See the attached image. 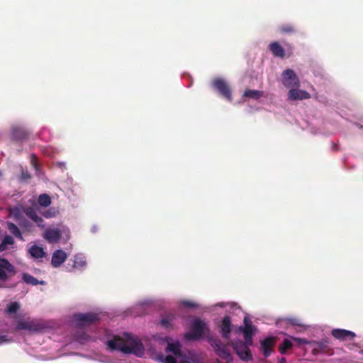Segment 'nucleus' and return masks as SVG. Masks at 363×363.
<instances>
[{
    "instance_id": "nucleus-26",
    "label": "nucleus",
    "mask_w": 363,
    "mask_h": 363,
    "mask_svg": "<svg viewBox=\"0 0 363 363\" xmlns=\"http://www.w3.org/2000/svg\"><path fill=\"white\" fill-rule=\"evenodd\" d=\"M293 347V343L291 340L285 339L279 347V351L281 354H285L286 351Z\"/></svg>"
},
{
    "instance_id": "nucleus-37",
    "label": "nucleus",
    "mask_w": 363,
    "mask_h": 363,
    "mask_svg": "<svg viewBox=\"0 0 363 363\" xmlns=\"http://www.w3.org/2000/svg\"><path fill=\"white\" fill-rule=\"evenodd\" d=\"M245 340V343L247 346L251 345L252 344V335L244 337Z\"/></svg>"
},
{
    "instance_id": "nucleus-20",
    "label": "nucleus",
    "mask_w": 363,
    "mask_h": 363,
    "mask_svg": "<svg viewBox=\"0 0 363 363\" xmlns=\"http://www.w3.org/2000/svg\"><path fill=\"white\" fill-rule=\"evenodd\" d=\"M22 281L25 282L27 284H30L32 286H36L38 284L40 285H45L46 283L45 281H38L36 278H35L33 276L28 274V273H23L22 274Z\"/></svg>"
},
{
    "instance_id": "nucleus-40",
    "label": "nucleus",
    "mask_w": 363,
    "mask_h": 363,
    "mask_svg": "<svg viewBox=\"0 0 363 363\" xmlns=\"http://www.w3.org/2000/svg\"><path fill=\"white\" fill-rule=\"evenodd\" d=\"M295 340L296 341H298L299 343H306V341L303 339H301V338H295Z\"/></svg>"
},
{
    "instance_id": "nucleus-34",
    "label": "nucleus",
    "mask_w": 363,
    "mask_h": 363,
    "mask_svg": "<svg viewBox=\"0 0 363 363\" xmlns=\"http://www.w3.org/2000/svg\"><path fill=\"white\" fill-rule=\"evenodd\" d=\"M183 305L187 308H196L197 306V305L192 302V301H183Z\"/></svg>"
},
{
    "instance_id": "nucleus-32",
    "label": "nucleus",
    "mask_w": 363,
    "mask_h": 363,
    "mask_svg": "<svg viewBox=\"0 0 363 363\" xmlns=\"http://www.w3.org/2000/svg\"><path fill=\"white\" fill-rule=\"evenodd\" d=\"M3 245H11L14 243L13 238L10 235H6L3 240Z\"/></svg>"
},
{
    "instance_id": "nucleus-29",
    "label": "nucleus",
    "mask_w": 363,
    "mask_h": 363,
    "mask_svg": "<svg viewBox=\"0 0 363 363\" xmlns=\"http://www.w3.org/2000/svg\"><path fill=\"white\" fill-rule=\"evenodd\" d=\"M19 308L20 304L18 302H11L8 305L6 312L9 314L16 313Z\"/></svg>"
},
{
    "instance_id": "nucleus-2",
    "label": "nucleus",
    "mask_w": 363,
    "mask_h": 363,
    "mask_svg": "<svg viewBox=\"0 0 363 363\" xmlns=\"http://www.w3.org/2000/svg\"><path fill=\"white\" fill-rule=\"evenodd\" d=\"M206 329V323L200 319H196L192 323L191 331L184 335L188 340H199L201 338Z\"/></svg>"
},
{
    "instance_id": "nucleus-42",
    "label": "nucleus",
    "mask_w": 363,
    "mask_h": 363,
    "mask_svg": "<svg viewBox=\"0 0 363 363\" xmlns=\"http://www.w3.org/2000/svg\"><path fill=\"white\" fill-rule=\"evenodd\" d=\"M5 339H6L5 335H2V336L0 335V342L4 341Z\"/></svg>"
},
{
    "instance_id": "nucleus-10",
    "label": "nucleus",
    "mask_w": 363,
    "mask_h": 363,
    "mask_svg": "<svg viewBox=\"0 0 363 363\" xmlns=\"http://www.w3.org/2000/svg\"><path fill=\"white\" fill-rule=\"evenodd\" d=\"M310 98L311 94L308 92L298 88L291 89L287 94V99L291 101L308 99Z\"/></svg>"
},
{
    "instance_id": "nucleus-11",
    "label": "nucleus",
    "mask_w": 363,
    "mask_h": 363,
    "mask_svg": "<svg viewBox=\"0 0 363 363\" xmlns=\"http://www.w3.org/2000/svg\"><path fill=\"white\" fill-rule=\"evenodd\" d=\"M331 334L340 340H352L356 337L354 333L345 329H333Z\"/></svg>"
},
{
    "instance_id": "nucleus-9",
    "label": "nucleus",
    "mask_w": 363,
    "mask_h": 363,
    "mask_svg": "<svg viewBox=\"0 0 363 363\" xmlns=\"http://www.w3.org/2000/svg\"><path fill=\"white\" fill-rule=\"evenodd\" d=\"M16 328L18 330H27L33 332H39L42 330L44 327L43 324L35 320H21L18 322Z\"/></svg>"
},
{
    "instance_id": "nucleus-16",
    "label": "nucleus",
    "mask_w": 363,
    "mask_h": 363,
    "mask_svg": "<svg viewBox=\"0 0 363 363\" xmlns=\"http://www.w3.org/2000/svg\"><path fill=\"white\" fill-rule=\"evenodd\" d=\"M67 258V255L63 250H57L52 254L51 264L54 267H58L66 261Z\"/></svg>"
},
{
    "instance_id": "nucleus-7",
    "label": "nucleus",
    "mask_w": 363,
    "mask_h": 363,
    "mask_svg": "<svg viewBox=\"0 0 363 363\" xmlns=\"http://www.w3.org/2000/svg\"><path fill=\"white\" fill-rule=\"evenodd\" d=\"M16 270L13 267L6 259L0 257V281H6L9 274L13 275Z\"/></svg>"
},
{
    "instance_id": "nucleus-21",
    "label": "nucleus",
    "mask_w": 363,
    "mask_h": 363,
    "mask_svg": "<svg viewBox=\"0 0 363 363\" xmlns=\"http://www.w3.org/2000/svg\"><path fill=\"white\" fill-rule=\"evenodd\" d=\"M263 96V91L255 89H247L244 93L243 96L252 99H259L260 97Z\"/></svg>"
},
{
    "instance_id": "nucleus-13",
    "label": "nucleus",
    "mask_w": 363,
    "mask_h": 363,
    "mask_svg": "<svg viewBox=\"0 0 363 363\" xmlns=\"http://www.w3.org/2000/svg\"><path fill=\"white\" fill-rule=\"evenodd\" d=\"M62 237V232L57 228H48L43 233V238L49 243L57 242Z\"/></svg>"
},
{
    "instance_id": "nucleus-14",
    "label": "nucleus",
    "mask_w": 363,
    "mask_h": 363,
    "mask_svg": "<svg viewBox=\"0 0 363 363\" xmlns=\"http://www.w3.org/2000/svg\"><path fill=\"white\" fill-rule=\"evenodd\" d=\"M275 341L276 340L273 337H268L261 341V350L265 357H268L273 352Z\"/></svg>"
},
{
    "instance_id": "nucleus-4",
    "label": "nucleus",
    "mask_w": 363,
    "mask_h": 363,
    "mask_svg": "<svg viewBox=\"0 0 363 363\" xmlns=\"http://www.w3.org/2000/svg\"><path fill=\"white\" fill-rule=\"evenodd\" d=\"M77 325L80 327L89 326L99 320V314L94 313H77L74 315Z\"/></svg>"
},
{
    "instance_id": "nucleus-31",
    "label": "nucleus",
    "mask_w": 363,
    "mask_h": 363,
    "mask_svg": "<svg viewBox=\"0 0 363 363\" xmlns=\"http://www.w3.org/2000/svg\"><path fill=\"white\" fill-rule=\"evenodd\" d=\"M172 320V318H169V317H167V318H163L161 321H160V324L165 328H168L169 327H171V321Z\"/></svg>"
},
{
    "instance_id": "nucleus-22",
    "label": "nucleus",
    "mask_w": 363,
    "mask_h": 363,
    "mask_svg": "<svg viewBox=\"0 0 363 363\" xmlns=\"http://www.w3.org/2000/svg\"><path fill=\"white\" fill-rule=\"evenodd\" d=\"M7 228L9 232L16 238L20 239L21 240H23L21 232L16 224L9 222L7 223Z\"/></svg>"
},
{
    "instance_id": "nucleus-6",
    "label": "nucleus",
    "mask_w": 363,
    "mask_h": 363,
    "mask_svg": "<svg viewBox=\"0 0 363 363\" xmlns=\"http://www.w3.org/2000/svg\"><path fill=\"white\" fill-rule=\"evenodd\" d=\"M212 84L214 89H216L223 98L229 101L233 100L230 88L225 80L221 78H216L213 79Z\"/></svg>"
},
{
    "instance_id": "nucleus-41",
    "label": "nucleus",
    "mask_w": 363,
    "mask_h": 363,
    "mask_svg": "<svg viewBox=\"0 0 363 363\" xmlns=\"http://www.w3.org/2000/svg\"><path fill=\"white\" fill-rule=\"evenodd\" d=\"M279 363H286V359L285 357H281L279 360Z\"/></svg>"
},
{
    "instance_id": "nucleus-28",
    "label": "nucleus",
    "mask_w": 363,
    "mask_h": 363,
    "mask_svg": "<svg viewBox=\"0 0 363 363\" xmlns=\"http://www.w3.org/2000/svg\"><path fill=\"white\" fill-rule=\"evenodd\" d=\"M86 265V261L84 257L81 255H75L74 259L73 267L75 268H82Z\"/></svg>"
},
{
    "instance_id": "nucleus-38",
    "label": "nucleus",
    "mask_w": 363,
    "mask_h": 363,
    "mask_svg": "<svg viewBox=\"0 0 363 363\" xmlns=\"http://www.w3.org/2000/svg\"><path fill=\"white\" fill-rule=\"evenodd\" d=\"M179 363H192V362L189 359L184 357L181 359Z\"/></svg>"
},
{
    "instance_id": "nucleus-27",
    "label": "nucleus",
    "mask_w": 363,
    "mask_h": 363,
    "mask_svg": "<svg viewBox=\"0 0 363 363\" xmlns=\"http://www.w3.org/2000/svg\"><path fill=\"white\" fill-rule=\"evenodd\" d=\"M279 30L282 33L291 34L296 31L295 27L291 24H284L279 26Z\"/></svg>"
},
{
    "instance_id": "nucleus-30",
    "label": "nucleus",
    "mask_w": 363,
    "mask_h": 363,
    "mask_svg": "<svg viewBox=\"0 0 363 363\" xmlns=\"http://www.w3.org/2000/svg\"><path fill=\"white\" fill-rule=\"evenodd\" d=\"M59 213V211L55 208H50L43 213V216L46 218H55Z\"/></svg>"
},
{
    "instance_id": "nucleus-35",
    "label": "nucleus",
    "mask_w": 363,
    "mask_h": 363,
    "mask_svg": "<svg viewBox=\"0 0 363 363\" xmlns=\"http://www.w3.org/2000/svg\"><path fill=\"white\" fill-rule=\"evenodd\" d=\"M31 164L35 167V169H38V164L37 163V157H36L35 155H34V154L31 155Z\"/></svg>"
},
{
    "instance_id": "nucleus-3",
    "label": "nucleus",
    "mask_w": 363,
    "mask_h": 363,
    "mask_svg": "<svg viewBox=\"0 0 363 363\" xmlns=\"http://www.w3.org/2000/svg\"><path fill=\"white\" fill-rule=\"evenodd\" d=\"M210 342L216 354L219 357L226 360L227 362H230L233 360V357L228 347V345L223 343L220 340L211 339Z\"/></svg>"
},
{
    "instance_id": "nucleus-18",
    "label": "nucleus",
    "mask_w": 363,
    "mask_h": 363,
    "mask_svg": "<svg viewBox=\"0 0 363 363\" xmlns=\"http://www.w3.org/2000/svg\"><path fill=\"white\" fill-rule=\"evenodd\" d=\"M269 49L274 57L283 58L285 56L283 47L277 41L271 43Z\"/></svg>"
},
{
    "instance_id": "nucleus-33",
    "label": "nucleus",
    "mask_w": 363,
    "mask_h": 363,
    "mask_svg": "<svg viewBox=\"0 0 363 363\" xmlns=\"http://www.w3.org/2000/svg\"><path fill=\"white\" fill-rule=\"evenodd\" d=\"M10 211L15 218H18L20 216L21 211L18 207H14L13 208L11 209Z\"/></svg>"
},
{
    "instance_id": "nucleus-25",
    "label": "nucleus",
    "mask_w": 363,
    "mask_h": 363,
    "mask_svg": "<svg viewBox=\"0 0 363 363\" xmlns=\"http://www.w3.org/2000/svg\"><path fill=\"white\" fill-rule=\"evenodd\" d=\"M167 350L169 352H172L177 356H181V350L180 345L179 343H168L167 347Z\"/></svg>"
},
{
    "instance_id": "nucleus-24",
    "label": "nucleus",
    "mask_w": 363,
    "mask_h": 363,
    "mask_svg": "<svg viewBox=\"0 0 363 363\" xmlns=\"http://www.w3.org/2000/svg\"><path fill=\"white\" fill-rule=\"evenodd\" d=\"M38 203L43 207H48L51 203V199L48 194H40L38 197Z\"/></svg>"
},
{
    "instance_id": "nucleus-19",
    "label": "nucleus",
    "mask_w": 363,
    "mask_h": 363,
    "mask_svg": "<svg viewBox=\"0 0 363 363\" xmlns=\"http://www.w3.org/2000/svg\"><path fill=\"white\" fill-rule=\"evenodd\" d=\"M28 252L30 255L35 259H40L46 256V252H45L44 249L36 245H32L29 248Z\"/></svg>"
},
{
    "instance_id": "nucleus-5",
    "label": "nucleus",
    "mask_w": 363,
    "mask_h": 363,
    "mask_svg": "<svg viewBox=\"0 0 363 363\" xmlns=\"http://www.w3.org/2000/svg\"><path fill=\"white\" fill-rule=\"evenodd\" d=\"M281 76V82L284 86L290 89L299 87L300 81L294 70L287 69L283 72Z\"/></svg>"
},
{
    "instance_id": "nucleus-44",
    "label": "nucleus",
    "mask_w": 363,
    "mask_h": 363,
    "mask_svg": "<svg viewBox=\"0 0 363 363\" xmlns=\"http://www.w3.org/2000/svg\"><path fill=\"white\" fill-rule=\"evenodd\" d=\"M291 323H292L294 325H298V323H296V320H293Z\"/></svg>"
},
{
    "instance_id": "nucleus-15",
    "label": "nucleus",
    "mask_w": 363,
    "mask_h": 363,
    "mask_svg": "<svg viewBox=\"0 0 363 363\" xmlns=\"http://www.w3.org/2000/svg\"><path fill=\"white\" fill-rule=\"evenodd\" d=\"M30 135V133L22 127H13L11 130L12 139L16 141L26 140Z\"/></svg>"
},
{
    "instance_id": "nucleus-17",
    "label": "nucleus",
    "mask_w": 363,
    "mask_h": 363,
    "mask_svg": "<svg viewBox=\"0 0 363 363\" xmlns=\"http://www.w3.org/2000/svg\"><path fill=\"white\" fill-rule=\"evenodd\" d=\"M232 331L231 319L229 316L225 315L221 322L220 325V333L222 337L225 339L228 338Z\"/></svg>"
},
{
    "instance_id": "nucleus-1",
    "label": "nucleus",
    "mask_w": 363,
    "mask_h": 363,
    "mask_svg": "<svg viewBox=\"0 0 363 363\" xmlns=\"http://www.w3.org/2000/svg\"><path fill=\"white\" fill-rule=\"evenodd\" d=\"M111 350H119L123 354H134L141 357L144 353V347L141 341L135 337L126 333L125 339L116 335L106 342Z\"/></svg>"
},
{
    "instance_id": "nucleus-12",
    "label": "nucleus",
    "mask_w": 363,
    "mask_h": 363,
    "mask_svg": "<svg viewBox=\"0 0 363 363\" xmlns=\"http://www.w3.org/2000/svg\"><path fill=\"white\" fill-rule=\"evenodd\" d=\"M23 212L25 214L30 218L33 222H35L37 225L40 228H45V222L42 217L39 216L35 208L33 207H27L23 209Z\"/></svg>"
},
{
    "instance_id": "nucleus-23",
    "label": "nucleus",
    "mask_w": 363,
    "mask_h": 363,
    "mask_svg": "<svg viewBox=\"0 0 363 363\" xmlns=\"http://www.w3.org/2000/svg\"><path fill=\"white\" fill-rule=\"evenodd\" d=\"M245 328L242 330L244 337L253 335V326L251 320L245 317L244 318Z\"/></svg>"
},
{
    "instance_id": "nucleus-43",
    "label": "nucleus",
    "mask_w": 363,
    "mask_h": 363,
    "mask_svg": "<svg viewBox=\"0 0 363 363\" xmlns=\"http://www.w3.org/2000/svg\"><path fill=\"white\" fill-rule=\"evenodd\" d=\"M318 346L320 347V348H323L325 347V345L323 344V342H318Z\"/></svg>"
},
{
    "instance_id": "nucleus-8",
    "label": "nucleus",
    "mask_w": 363,
    "mask_h": 363,
    "mask_svg": "<svg viewBox=\"0 0 363 363\" xmlns=\"http://www.w3.org/2000/svg\"><path fill=\"white\" fill-rule=\"evenodd\" d=\"M233 349L239 357L242 360L252 359V355L248 346L243 342H235L233 344Z\"/></svg>"
},
{
    "instance_id": "nucleus-39",
    "label": "nucleus",
    "mask_w": 363,
    "mask_h": 363,
    "mask_svg": "<svg viewBox=\"0 0 363 363\" xmlns=\"http://www.w3.org/2000/svg\"><path fill=\"white\" fill-rule=\"evenodd\" d=\"M7 245H3V241H1V243L0 244V252L4 251L6 250Z\"/></svg>"
},
{
    "instance_id": "nucleus-36",
    "label": "nucleus",
    "mask_w": 363,
    "mask_h": 363,
    "mask_svg": "<svg viewBox=\"0 0 363 363\" xmlns=\"http://www.w3.org/2000/svg\"><path fill=\"white\" fill-rule=\"evenodd\" d=\"M165 363H177V360L173 356L167 355L165 358Z\"/></svg>"
}]
</instances>
